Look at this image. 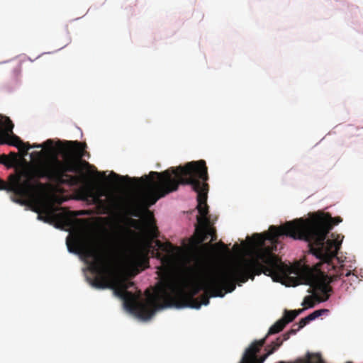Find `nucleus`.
Listing matches in <instances>:
<instances>
[{
    "mask_svg": "<svg viewBox=\"0 0 363 363\" xmlns=\"http://www.w3.org/2000/svg\"><path fill=\"white\" fill-rule=\"evenodd\" d=\"M272 235L269 228L265 234H253L252 240L247 237L251 246L256 248L252 257L240 259L225 267L215 268L200 257H195L192 264L184 265L179 275V288L184 294L180 298L187 305L182 308L199 309L201 305L209 303L208 294L213 297H223L235 289L236 283L240 286L250 279L253 280L256 275L264 274L277 281L291 274V267L273 253L277 250L278 240L272 242Z\"/></svg>",
    "mask_w": 363,
    "mask_h": 363,
    "instance_id": "nucleus-1",
    "label": "nucleus"
},
{
    "mask_svg": "<svg viewBox=\"0 0 363 363\" xmlns=\"http://www.w3.org/2000/svg\"><path fill=\"white\" fill-rule=\"evenodd\" d=\"M147 250L142 246H134L129 249L128 259L134 266L141 267L148 263Z\"/></svg>",
    "mask_w": 363,
    "mask_h": 363,
    "instance_id": "nucleus-11",
    "label": "nucleus"
},
{
    "mask_svg": "<svg viewBox=\"0 0 363 363\" xmlns=\"http://www.w3.org/2000/svg\"><path fill=\"white\" fill-rule=\"evenodd\" d=\"M296 317L297 313L295 314V311L285 310L284 317L281 319H284L287 324L292 322Z\"/></svg>",
    "mask_w": 363,
    "mask_h": 363,
    "instance_id": "nucleus-18",
    "label": "nucleus"
},
{
    "mask_svg": "<svg viewBox=\"0 0 363 363\" xmlns=\"http://www.w3.org/2000/svg\"><path fill=\"white\" fill-rule=\"evenodd\" d=\"M86 144L77 140H67L60 147L63 160L53 158L42 166L26 165L11 174L8 181L0 179V190L13 192L16 201L24 203L35 199L45 189L40 182L47 179L57 185L77 186L84 180V168L90 167L89 162L82 160L86 154Z\"/></svg>",
    "mask_w": 363,
    "mask_h": 363,
    "instance_id": "nucleus-3",
    "label": "nucleus"
},
{
    "mask_svg": "<svg viewBox=\"0 0 363 363\" xmlns=\"http://www.w3.org/2000/svg\"><path fill=\"white\" fill-rule=\"evenodd\" d=\"M296 330H294V329H291L289 332L285 333L284 335V340H287L289 337H290V335L291 334H294L296 333Z\"/></svg>",
    "mask_w": 363,
    "mask_h": 363,
    "instance_id": "nucleus-25",
    "label": "nucleus"
},
{
    "mask_svg": "<svg viewBox=\"0 0 363 363\" xmlns=\"http://www.w3.org/2000/svg\"><path fill=\"white\" fill-rule=\"evenodd\" d=\"M219 245H221L223 247L226 248V246H225V245L223 242H220Z\"/></svg>",
    "mask_w": 363,
    "mask_h": 363,
    "instance_id": "nucleus-27",
    "label": "nucleus"
},
{
    "mask_svg": "<svg viewBox=\"0 0 363 363\" xmlns=\"http://www.w3.org/2000/svg\"><path fill=\"white\" fill-rule=\"evenodd\" d=\"M148 228H149L150 233L152 236V238H157L159 232H158L157 227L156 226L155 223H150L148 225Z\"/></svg>",
    "mask_w": 363,
    "mask_h": 363,
    "instance_id": "nucleus-21",
    "label": "nucleus"
},
{
    "mask_svg": "<svg viewBox=\"0 0 363 363\" xmlns=\"http://www.w3.org/2000/svg\"><path fill=\"white\" fill-rule=\"evenodd\" d=\"M283 340L278 337L276 341L272 342L270 345H267L265 350H273V353L282 345Z\"/></svg>",
    "mask_w": 363,
    "mask_h": 363,
    "instance_id": "nucleus-19",
    "label": "nucleus"
},
{
    "mask_svg": "<svg viewBox=\"0 0 363 363\" xmlns=\"http://www.w3.org/2000/svg\"><path fill=\"white\" fill-rule=\"evenodd\" d=\"M265 342L266 337L252 342L249 347L245 350L240 363H259L257 353L259 352L260 348L264 346Z\"/></svg>",
    "mask_w": 363,
    "mask_h": 363,
    "instance_id": "nucleus-13",
    "label": "nucleus"
},
{
    "mask_svg": "<svg viewBox=\"0 0 363 363\" xmlns=\"http://www.w3.org/2000/svg\"><path fill=\"white\" fill-rule=\"evenodd\" d=\"M328 311H329L328 309L316 310L311 313V314H309L308 315H307V319H309L310 321L313 320L315 318H318L319 316L328 313Z\"/></svg>",
    "mask_w": 363,
    "mask_h": 363,
    "instance_id": "nucleus-16",
    "label": "nucleus"
},
{
    "mask_svg": "<svg viewBox=\"0 0 363 363\" xmlns=\"http://www.w3.org/2000/svg\"><path fill=\"white\" fill-rule=\"evenodd\" d=\"M310 322V320L309 319H307V316L303 318H301V320L299 321L298 323V327L297 328V330H299L302 328H303L305 325H306L308 323Z\"/></svg>",
    "mask_w": 363,
    "mask_h": 363,
    "instance_id": "nucleus-24",
    "label": "nucleus"
},
{
    "mask_svg": "<svg viewBox=\"0 0 363 363\" xmlns=\"http://www.w3.org/2000/svg\"><path fill=\"white\" fill-rule=\"evenodd\" d=\"M38 219L49 224H54L57 228L69 225L70 222V218L67 213H56L54 209L50 208H45L38 213Z\"/></svg>",
    "mask_w": 363,
    "mask_h": 363,
    "instance_id": "nucleus-9",
    "label": "nucleus"
},
{
    "mask_svg": "<svg viewBox=\"0 0 363 363\" xmlns=\"http://www.w3.org/2000/svg\"><path fill=\"white\" fill-rule=\"evenodd\" d=\"M303 308L302 309H298V310H293V311H295V314L297 313V316L301 314L303 311Z\"/></svg>",
    "mask_w": 363,
    "mask_h": 363,
    "instance_id": "nucleus-26",
    "label": "nucleus"
},
{
    "mask_svg": "<svg viewBox=\"0 0 363 363\" xmlns=\"http://www.w3.org/2000/svg\"><path fill=\"white\" fill-rule=\"evenodd\" d=\"M342 219L340 216L335 218L329 216L328 221L322 219H295L286 222L284 225L279 227L271 225L270 236L272 242L279 240L281 235L290 237L294 240H302L308 242L310 251L319 259L330 261L337 257L340 247L343 236L339 240L340 235L333 240H327L326 237L333 225L341 223Z\"/></svg>",
    "mask_w": 363,
    "mask_h": 363,
    "instance_id": "nucleus-5",
    "label": "nucleus"
},
{
    "mask_svg": "<svg viewBox=\"0 0 363 363\" xmlns=\"http://www.w3.org/2000/svg\"><path fill=\"white\" fill-rule=\"evenodd\" d=\"M315 301L316 298L315 296L313 297L312 296H307L304 298V300L302 303V306H305L306 308H313L315 306Z\"/></svg>",
    "mask_w": 363,
    "mask_h": 363,
    "instance_id": "nucleus-17",
    "label": "nucleus"
},
{
    "mask_svg": "<svg viewBox=\"0 0 363 363\" xmlns=\"http://www.w3.org/2000/svg\"><path fill=\"white\" fill-rule=\"evenodd\" d=\"M273 354V350H269L266 354L264 355L258 357V359L259 361V363H264V362L266 360V359L270 355Z\"/></svg>",
    "mask_w": 363,
    "mask_h": 363,
    "instance_id": "nucleus-23",
    "label": "nucleus"
},
{
    "mask_svg": "<svg viewBox=\"0 0 363 363\" xmlns=\"http://www.w3.org/2000/svg\"><path fill=\"white\" fill-rule=\"evenodd\" d=\"M111 175L114 178L118 179L121 182H125L130 179L128 176H119L114 172H112Z\"/></svg>",
    "mask_w": 363,
    "mask_h": 363,
    "instance_id": "nucleus-22",
    "label": "nucleus"
},
{
    "mask_svg": "<svg viewBox=\"0 0 363 363\" xmlns=\"http://www.w3.org/2000/svg\"><path fill=\"white\" fill-rule=\"evenodd\" d=\"M286 325V322L284 319H280L277 320L273 325H272L268 331V333L264 337L266 339L270 335L276 334L281 331Z\"/></svg>",
    "mask_w": 363,
    "mask_h": 363,
    "instance_id": "nucleus-14",
    "label": "nucleus"
},
{
    "mask_svg": "<svg viewBox=\"0 0 363 363\" xmlns=\"http://www.w3.org/2000/svg\"><path fill=\"white\" fill-rule=\"evenodd\" d=\"M155 245L159 250L167 253L166 255H163L160 252H157V257L160 259L163 264L170 263L174 257L175 254L180 250L179 247L173 245L169 242H162L160 240H156Z\"/></svg>",
    "mask_w": 363,
    "mask_h": 363,
    "instance_id": "nucleus-12",
    "label": "nucleus"
},
{
    "mask_svg": "<svg viewBox=\"0 0 363 363\" xmlns=\"http://www.w3.org/2000/svg\"><path fill=\"white\" fill-rule=\"evenodd\" d=\"M95 200L100 206L103 207L104 213L113 216L125 224V226H120V240L123 244L126 243L128 235L133 233L128 226L135 228L139 227V220L130 216L140 217L141 215L140 207L135 203L121 198H113L108 202L99 198H95Z\"/></svg>",
    "mask_w": 363,
    "mask_h": 363,
    "instance_id": "nucleus-6",
    "label": "nucleus"
},
{
    "mask_svg": "<svg viewBox=\"0 0 363 363\" xmlns=\"http://www.w3.org/2000/svg\"><path fill=\"white\" fill-rule=\"evenodd\" d=\"M145 192L144 199L148 206L155 204L158 199L178 190L180 184L190 185L197 193V216L195 235L192 240L195 245H200L211 237V241L217 239L216 229L211 226L208 216L207 194L208 192V168L203 160L187 162L184 166L172 167L163 172L152 171L148 175L140 179Z\"/></svg>",
    "mask_w": 363,
    "mask_h": 363,
    "instance_id": "nucleus-4",
    "label": "nucleus"
},
{
    "mask_svg": "<svg viewBox=\"0 0 363 363\" xmlns=\"http://www.w3.org/2000/svg\"><path fill=\"white\" fill-rule=\"evenodd\" d=\"M53 158H57L60 160L57 156H52L50 157L48 160H45V162H40L38 164H31L26 163L25 164L22 166H19L20 160H19V155L18 153H16L14 152H11L8 155H0V164H2L5 165L6 167L11 168V167H15L16 172L13 174H16L17 173L18 169H21L23 167L26 165H31V166H42L45 163H48L49 161L52 160Z\"/></svg>",
    "mask_w": 363,
    "mask_h": 363,
    "instance_id": "nucleus-10",
    "label": "nucleus"
},
{
    "mask_svg": "<svg viewBox=\"0 0 363 363\" xmlns=\"http://www.w3.org/2000/svg\"><path fill=\"white\" fill-rule=\"evenodd\" d=\"M333 259H331L328 262L320 259L323 264H326V268L328 271L333 270V272L330 273L329 274H325L323 272H320V279L318 284L317 289L325 295V298L323 299H320L318 296H315L318 302L324 301L328 299L330 296L329 293L332 291V287L330 286V284L341 279V276L343 274V272H340L342 269L340 268L336 269L335 268V265L332 263Z\"/></svg>",
    "mask_w": 363,
    "mask_h": 363,
    "instance_id": "nucleus-8",
    "label": "nucleus"
},
{
    "mask_svg": "<svg viewBox=\"0 0 363 363\" xmlns=\"http://www.w3.org/2000/svg\"><path fill=\"white\" fill-rule=\"evenodd\" d=\"M67 245L70 252L83 257L90 272L96 275L91 280L92 286L101 289H113L115 294L123 300L125 309L143 320L150 319L156 310L169 307L182 308L187 305L181 302L180 296L184 293L179 288V281L170 275L162 277L152 291L147 289L146 302H140L135 294L127 291L133 286V282L121 280L116 283L114 281L116 264L111 253L89 245L80 237L74 238L72 242L67 240Z\"/></svg>",
    "mask_w": 363,
    "mask_h": 363,
    "instance_id": "nucleus-2",
    "label": "nucleus"
},
{
    "mask_svg": "<svg viewBox=\"0 0 363 363\" xmlns=\"http://www.w3.org/2000/svg\"><path fill=\"white\" fill-rule=\"evenodd\" d=\"M26 146L30 147H30H36V148L47 147L49 150H52V147H53V141L52 140L49 139V140H46L43 144H34L32 147H30L29 145H26Z\"/></svg>",
    "mask_w": 363,
    "mask_h": 363,
    "instance_id": "nucleus-20",
    "label": "nucleus"
},
{
    "mask_svg": "<svg viewBox=\"0 0 363 363\" xmlns=\"http://www.w3.org/2000/svg\"><path fill=\"white\" fill-rule=\"evenodd\" d=\"M335 268L336 269H338L340 268L342 269V270L340 271V272H343V274L341 276V277L342 276H345L349 278L350 281H355L358 279L357 276H356L354 274H352L350 270L345 269L343 265H340V267L335 266Z\"/></svg>",
    "mask_w": 363,
    "mask_h": 363,
    "instance_id": "nucleus-15",
    "label": "nucleus"
},
{
    "mask_svg": "<svg viewBox=\"0 0 363 363\" xmlns=\"http://www.w3.org/2000/svg\"><path fill=\"white\" fill-rule=\"evenodd\" d=\"M0 144L15 146L20 150H23V156L27 155L30 147L26 146L19 137L13 133V123L7 116L0 115Z\"/></svg>",
    "mask_w": 363,
    "mask_h": 363,
    "instance_id": "nucleus-7",
    "label": "nucleus"
},
{
    "mask_svg": "<svg viewBox=\"0 0 363 363\" xmlns=\"http://www.w3.org/2000/svg\"><path fill=\"white\" fill-rule=\"evenodd\" d=\"M279 363H285L284 362H280Z\"/></svg>",
    "mask_w": 363,
    "mask_h": 363,
    "instance_id": "nucleus-28",
    "label": "nucleus"
}]
</instances>
